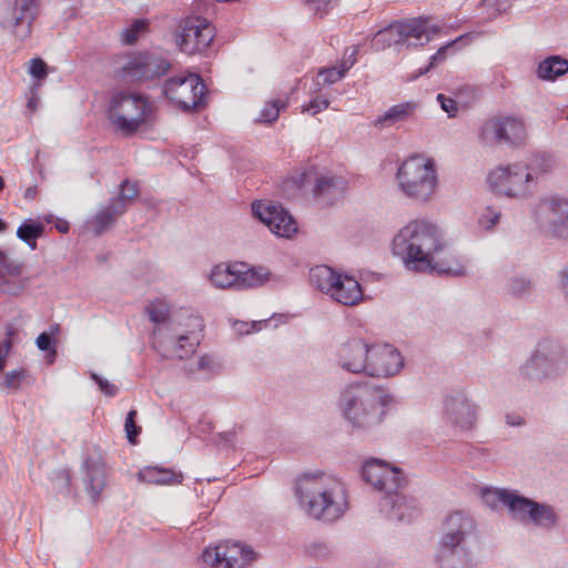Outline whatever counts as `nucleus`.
Masks as SVG:
<instances>
[{"label":"nucleus","instance_id":"f257e3e1","mask_svg":"<svg viewBox=\"0 0 568 568\" xmlns=\"http://www.w3.org/2000/svg\"><path fill=\"white\" fill-rule=\"evenodd\" d=\"M445 247L442 230L424 219L410 221L393 240L394 254L403 260L408 270L453 277L465 276V266L454 256L437 258Z\"/></svg>","mask_w":568,"mask_h":568},{"label":"nucleus","instance_id":"f03ea898","mask_svg":"<svg viewBox=\"0 0 568 568\" xmlns=\"http://www.w3.org/2000/svg\"><path fill=\"white\" fill-rule=\"evenodd\" d=\"M393 402L390 394L365 382L345 387L338 405L344 418L354 429L372 432L383 424L387 406Z\"/></svg>","mask_w":568,"mask_h":568},{"label":"nucleus","instance_id":"7ed1b4c3","mask_svg":"<svg viewBox=\"0 0 568 568\" xmlns=\"http://www.w3.org/2000/svg\"><path fill=\"white\" fill-rule=\"evenodd\" d=\"M339 491V483L324 473L303 474L295 488L301 507L311 517L328 523L344 514V504L336 500Z\"/></svg>","mask_w":568,"mask_h":568},{"label":"nucleus","instance_id":"20e7f679","mask_svg":"<svg viewBox=\"0 0 568 568\" xmlns=\"http://www.w3.org/2000/svg\"><path fill=\"white\" fill-rule=\"evenodd\" d=\"M476 538V523L462 510L448 514L443 523L438 559L447 568H470L474 562L471 544Z\"/></svg>","mask_w":568,"mask_h":568},{"label":"nucleus","instance_id":"39448f33","mask_svg":"<svg viewBox=\"0 0 568 568\" xmlns=\"http://www.w3.org/2000/svg\"><path fill=\"white\" fill-rule=\"evenodd\" d=\"M146 312L150 320L159 325L153 331V345L160 351L163 357L183 359L195 353L200 344V335L195 333L194 329L202 331L203 328V323L197 316L190 317L194 323L192 324L193 329L187 334L175 332L171 335L169 334L168 326H161L165 324L169 318V307L165 303L153 302L146 307Z\"/></svg>","mask_w":568,"mask_h":568},{"label":"nucleus","instance_id":"423d86ee","mask_svg":"<svg viewBox=\"0 0 568 568\" xmlns=\"http://www.w3.org/2000/svg\"><path fill=\"white\" fill-rule=\"evenodd\" d=\"M396 178L403 194L420 203L432 199L438 184L434 160L420 154L407 158L399 165Z\"/></svg>","mask_w":568,"mask_h":568},{"label":"nucleus","instance_id":"0eeeda50","mask_svg":"<svg viewBox=\"0 0 568 568\" xmlns=\"http://www.w3.org/2000/svg\"><path fill=\"white\" fill-rule=\"evenodd\" d=\"M152 103L140 93L116 92L112 95L108 118L116 131L131 136L150 122Z\"/></svg>","mask_w":568,"mask_h":568},{"label":"nucleus","instance_id":"6e6552de","mask_svg":"<svg viewBox=\"0 0 568 568\" xmlns=\"http://www.w3.org/2000/svg\"><path fill=\"white\" fill-rule=\"evenodd\" d=\"M439 31L438 27H429L428 20L423 18L398 21L377 31L372 45L375 50H385L392 45L418 47L428 43L432 34Z\"/></svg>","mask_w":568,"mask_h":568},{"label":"nucleus","instance_id":"1a4fd4ad","mask_svg":"<svg viewBox=\"0 0 568 568\" xmlns=\"http://www.w3.org/2000/svg\"><path fill=\"white\" fill-rule=\"evenodd\" d=\"M162 91L165 98L183 112L196 111L206 105L207 88L203 79L195 73L168 79Z\"/></svg>","mask_w":568,"mask_h":568},{"label":"nucleus","instance_id":"9d476101","mask_svg":"<svg viewBox=\"0 0 568 568\" xmlns=\"http://www.w3.org/2000/svg\"><path fill=\"white\" fill-rule=\"evenodd\" d=\"M565 369L559 345L550 339L538 343L531 356L520 367V375L529 382H544Z\"/></svg>","mask_w":568,"mask_h":568},{"label":"nucleus","instance_id":"9b49d317","mask_svg":"<svg viewBox=\"0 0 568 568\" xmlns=\"http://www.w3.org/2000/svg\"><path fill=\"white\" fill-rule=\"evenodd\" d=\"M171 69L170 61L155 52H133L124 58L121 75L131 81L144 82L160 79Z\"/></svg>","mask_w":568,"mask_h":568},{"label":"nucleus","instance_id":"f8f14e48","mask_svg":"<svg viewBox=\"0 0 568 568\" xmlns=\"http://www.w3.org/2000/svg\"><path fill=\"white\" fill-rule=\"evenodd\" d=\"M38 13V0H12L7 3L0 23L2 28L11 30L16 38L23 41L30 37Z\"/></svg>","mask_w":568,"mask_h":568},{"label":"nucleus","instance_id":"ddd939ff","mask_svg":"<svg viewBox=\"0 0 568 568\" xmlns=\"http://www.w3.org/2000/svg\"><path fill=\"white\" fill-rule=\"evenodd\" d=\"M179 45L187 54L204 52L213 41L215 33L211 23L202 17H186L180 23Z\"/></svg>","mask_w":568,"mask_h":568},{"label":"nucleus","instance_id":"4468645a","mask_svg":"<svg viewBox=\"0 0 568 568\" xmlns=\"http://www.w3.org/2000/svg\"><path fill=\"white\" fill-rule=\"evenodd\" d=\"M536 221L540 229L559 239H568V200L551 197L539 203Z\"/></svg>","mask_w":568,"mask_h":568},{"label":"nucleus","instance_id":"2eb2a0df","mask_svg":"<svg viewBox=\"0 0 568 568\" xmlns=\"http://www.w3.org/2000/svg\"><path fill=\"white\" fill-rule=\"evenodd\" d=\"M487 180L495 193L517 197L526 194L531 173L521 165H511L496 169Z\"/></svg>","mask_w":568,"mask_h":568},{"label":"nucleus","instance_id":"dca6fc26","mask_svg":"<svg viewBox=\"0 0 568 568\" xmlns=\"http://www.w3.org/2000/svg\"><path fill=\"white\" fill-rule=\"evenodd\" d=\"M363 479L376 489L394 493L406 485V478L399 468L389 466L379 459H369L362 467Z\"/></svg>","mask_w":568,"mask_h":568},{"label":"nucleus","instance_id":"f3484780","mask_svg":"<svg viewBox=\"0 0 568 568\" xmlns=\"http://www.w3.org/2000/svg\"><path fill=\"white\" fill-rule=\"evenodd\" d=\"M404 365L400 353L390 344H369L366 375L389 377L397 374Z\"/></svg>","mask_w":568,"mask_h":568},{"label":"nucleus","instance_id":"a211bd4d","mask_svg":"<svg viewBox=\"0 0 568 568\" xmlns=\"http://www.w3.org/2000/svg\"><path fill=\"white\" fill-rule=\"evenodd\" d=\"M202 558L204 562L213 567L225 564L224 568H245L255 560L256 555L252 548L240 542L226 541L214 549H206Z\"/></svg>","mask_w":568,"mask_h":568},{"label":"nucleus","instance_id":"6ab92c4d","mask_svg":"<svg viewBox=\"0 0 568 568\" xmlns=\"http://www.w3.org/2000/svg\"><path fill=\"white\" fill-rule=\"evenodd\" d=\"M252 212L277 236L291 237L297 232L296 222L282 205L254 202Z\"/></svg>","mask_w":568,"mask_h":568},{"label":"nucleus","instance_id":"aec40b11","mask_svg":"<svg viewBox=\"0 0 568 568\" xmlns=\"http://www.w3.org/2000/svg\"><path fill=\"white\" fill-rule=\"evenodd\" d=\"M444 414L453 426L470 429L477 420L478 406L464 392H454L444 400Z\"/></svg>","mask_w":568,"mask_h":568},{"label":"nucleus","instance_id":"412c9836","mask_svg":"<svg viewBox=\"0 0 568 568\" xmlns=\"http://www.w3.org/2000/svg\"><path fill=\"white\" fill-rule=\"evenodd\" d=\"M517 501L515 519L523 523H532L545 529H551L557 525L558 516L552 506L537 503L525 496H520V499Z\"/></svg>","mask_w":568,"mask_h":568},{"label":"nucleus","instance_id":"4be33fe9","mask_svg":"<svg viewBox=\"0 0 568 568\" xmlns=\"http://www.w3.org/2000/svg\"><path fill=\"white\" fill-rule=\"evenodd\" d=\"M379 510L390 521L410 523L418 517L419 509L414 498L394 493H386L379 500Z\"/></svg>","mask_w":568,"mask_h":568},{"label":"nucleus","instance_id":"5701e85b","mask_svg":"<svg viewBox=\"0 0 568 568\" xmlns=\"http://www.w3.org/2000/svg\"><path fill=\"white\" fill-rule=\"evenodd\" d=\"M368 348L369 344L365 339H348L337 351V365L353 374H366Z\"/></svg>","mask_w":568,"mask_h":568},{"label":"nucleus","instance_id":"b1692460","mask_svg":"<svg viewBox=\"0 0 568 568\" xmlns=\"http://www.w3.org/2000/svg\"><path fill=\"white\" fill-rule=\"evenodd\" d=\"M83 484L93 504H98L106 486V465L101 453L89 455L83 463Z\"/></svg>","mask_w":568,"mask_h":568},{"label":"nucleus","instance_id":"393cba45","mask_svg":"<svg viewBox=\"0 0 568 568\" xmlns=\"http://www.w3.org/2000/svg\"><path fill=\"white\" fill-rule=\"evenodd\" d=\"M345 182L341 178L321 175L316 179L313 190L315 200L324 206L334 204L342 197Z\"/></svg>","mask_w":568,"mask_h":568},{"label":"nucleus","instance_id":"a878e982","mask_svg":"<svg viewBox=\"0 0 568 568\" xmlns=\"http://www.w3.org/2000/svg\"><path fill=\"white\" fill-rule=\"evenodd\" d=\"M418 103L406 101L388 108L382 115L377 116L374 125L378 129H387L399 123L409 121L416 113Z\"/></svg>","mask_w":568,"mask_h":568},{"label":"nucleus","instance_id":"bb28decb","mask_svg":"<svg viewBox=\"0 0 568 568\" xmlns=\"http://www.w3.org/2000/svg\"><path fill=\"white\" fill-rule=\"evenodd\" d=\"M331 297L345 306H354L363 300V290L357 280L339 274L338 283H336Z\"/></svg>","mask_w":568,"mask_h":568},{"label":"nucleus","instance_id":"cd10ccee","mask_svg":"<svg viewBox=\"0 0 568 568\" xmlns=\"http://www.w3.org/2000/svg\"><path fill=\"white\" fill-rule=\"evenodd\" d=\"M139 478L148 484L173 485L181 484L183 475L182 473H176L171 468L148 466L140 470Z\"/></svg>","mask_w":568,"mask_h":568},{"label":"nucleus","instance_id":"c85d7f7f","mask_svg":"<svg viewBox=\"0 0 568 568\" xmlns=\"http://www.w3.org/2000/svg\"><path fill=\"white\" fill-rule=\"evenodd\" d=\"M339 274L327 265H316L310 271V282L322 293L331 296L338 283Z\"/></svg>","mask_w":568,"mask_h":568},{"label":"nucleus","instance_id":"c756f323","mask_svg":"<svg viewBox=\"0 0 568 568\" xmlns=\"http://www.w3.org/2000/svg\"><path fill=\"white\" fill-rule=\"evenodd\" d=\"M483 501L491 509L497 508L499 504L508 507L514 517L520 496L507 489L485 488L481 491Z\"/></svg>","mask_w":568,"mask_h":568},{"label":"nucleus","instance_id":"7c9ffc66","mask_svg":"<svg viewBox=\"0 0 568 568\" xmlns=\"http://www.w3.org/2000/svg\"><path fill=\"white\" fill-rule=\"evenodd\" d=\"M237 290L256 287L264 284L270 276L265 267H247L244 263H237Z\"/></svg>","mask_w":568,"mask_h":568},{"label":"nucleus","instance_id":"2f4dec72","mask_svg":"<svg viewBox=\"0 0 568 568\" xmlns=\"http://www.w3.org/2000/svg\"><path fill=\"white\" fill-rule=\"evenodd\" d=\"M237 263L217 264L211 271L210 281L217 288L237 290Z\"/></svg>","mask_w":568,"mask_h":568},{"label":"nucleus","instance_id":"473e14b6","mask_svg":"<svg viewBox=\"0 0 568 568\" xmlns=\"http://www.w3.org/2000/svg\"><path fill=\"white\" fill-rule=\"evenodd\" d=\"M568 72V60L559 55H550L538 65V77L544 80H555Z\"/></svg>","mask_w":568,"mask_h":568},{"label":"nucleus","instance_id":"72a5a7b5","mask_svg":"<svg viewBox=\"0 0 568 568\" xmlns=\"http://www.w3.org/2000/svg\"><path fill=\"white\" fill-rule=\"evenodd\" d=\"M139 195V186L129 180H124L120 184V192L118 196L111 200L112 209L116 213H125L129 204H131Z\"/></svg>","mask_w":568,"mask_h":568},{"label":"nucleus","instance_id":"f704fd0d","mask_svg":"<svg viewBox=\"0 0 568 568\" xmlns=\"http://www.w3.org/2000/svg\"><path fill=\"white\" fill-rule=\"evenodd\" d=\"M503 130L501 118L489 119L481 125L479 139L486 145L505 143Z\"/></svg>","mask_w":568,"mask_h":568},{"label":"nucleus","instance_id":"c9c22d12","mask_svg":"<svg viewBox=\"0 0 568 568\" xmlns=\"http://www.w3.org/2000/svg\"><path fill=\"white\" fill-rule=\"evenodd\" d=\"M505 144H519L526 138V128L521 120L515 118H501Z\"/></svg>","mask_w":568,"mask_h":568},{"label":"nucleus","instance_id":"e433bc0d","mask_svg":"<svg viewBox=\"0 0 568 568\" xmlns=\"http://www.w3.org/2000/svg\"><path fill=\"white\" fill-rule=\"evenodd\" d=\"M44 233L43 224L33 220H27L17 230V236L31 250L37 248V240Z\"/></svg>","mask_w":568,"mask_h":568},{"label":"nucleus","instance_id":"4c0bfd02","mask_svg":"<svg viewBox=\"0 0 568 568\" xmlns=\"http://www.w3.org/2000/svg\"><path fill=\"white\" fill-rule=\"evenodd\" d=\"M122 214L123 213H116L112 209V202H110V204L106 207L100 210L97 213L92 221L94 234L99 236L102 233H104L109 227H111L115 223L116 219Z\"/></svg>","mask_w":568,"mask_h":568},{"label":"nucleus","instance_id":"58836bf2","mask_svg":"<svg viewBox=\"0 0 568 568\" xmlns=\"http://www.w3.org/2000/svg\"><path fill=\"white\" fill-rule=\"evenodd\" d=\"M534 288L532 281L525 276H511L506 283V291L515 298H527Z\"/></svg>","mask_w":568,"mask_h":568},{"label":"nucleus","instance_id":"ea45409f","mask_svg":"<svg viewBox=\"0 0 568 568\" xmlns=\"http://www.w3.org/2000/svg\"><path fill=\"white\" fill-rule=\"evenodd\" d=\"M287 101L282 99H275L265 103L264 108L261 110L260 116L257 119L258 122L262 123H272L277 120L281 110L286 109Z\"/></svg>","mask_w":568,"mask_h":568},{"label":"nucleus","instance_id":"a19ab883","mask_svg":"<svg viewBox=\"0 0 568 568\" xmlns=\"http://www.w3.org/2000/svg\"><path fill=\"white\" fill-rule=\"evenodd\" d=\"M530 170L539 173H547L555 166V159L547 153H538L532 156L529 163Z\"/></svg>","mask_w":568,"mask_h":568},{"label":"nucleus","instance_id":"79ce46f5","mask_svg":"<svg viewBox=\"0 0 568 568\" xmlns=\"http://www.w3.org/2000/svg\"><path fill=\"white\" fill-rule=\"evenodd\" d=\"M148 21L143 19H136L133 23L122 31V41L125 44H133L139 36L146 29Z\"/></svg>","mask_w":568,"mask_h":568},{"label":"nucleus","instance_id":"37998d69","mask_svg":"<svg viewBox=\"0 0 568 568\" xmlns=\"http://www.w3.org/2000/svg\"><path fill=\"white\" fill-rule=\"evenodd\" d=\"M22 272V264L8 257L7 253L0 251V274L6 276H19Z\"/></svg>","mask_w":568,"mask_h":568},{"label":"nucleus","instance_id":"c03bdc74","mask_svg":"<svg viewBox=\"0 0 568 568\" xmlns=\"http://www.w3.org/2000/svg\"><path fill=\"white\" fill-rule=\"evenodd\" d=\"M136 410L131 409L125 418L124 428L126 432V438L130 443L134 444L136 442V437L141 433V427L136 425Z\"/></svg>","mask_w":568,"mask_h":568},{"label":"nucleus","instance_id":"a18cd8bd","mask_svg":"<svg viewBox=\"0 0 568 568\" xmlns=\"http://www.w3.org/2000/svg\"><path fill=\"white\" fill-rule=\"evenodd\" d=\"M345 69L341 67H332L327 69H322L317 77L322 79L323 84H333L345 77Z\"/></svg>","mask_w":568,"mask_h":568},{"label":"nucleus","instance_id":"49530a36","mask_svg":"<svg viewBox=\"0 0 568 568\" xmlns=\"http://www.w3.org/2000/svg\"><path fill=\"white\" fill-rule=\"evenodd\" d=\"M500 212L491 206H487L480 215L478 222L485 230H491L499 221Z\"/></svg>","mask_w":568,"mask_h":568},{"label":"nucleus","instance_id":"de8ad7c7","mask_svg":"<svg viewBox=\"0 0 568 568\" xmlns=\"http://www.w3.org/2000/svg\"><path fill=\"white\" fill-rule=\"evenodd\" d=\"M55 341L52 338V336L45 332L41 333L37 337V346L40 351L49 352V362L52 363L53 358L57 355V351L54 347Z\"/></svg>","mask_w":568,"mask_h":568},{"label":"nucleus","instance_id":"09e8293b","mask_svg":"<svg viewBox=\"0 0 568 568\" xmlns=\"http://www.w3.org/2000/svg\"><path fill=\"white\" fill-rule=\"evenodd\" d=\"M29 73L41 81L48 75V65L42 59L33 58L30 60Z\"/></svg>","mask_w":568,"mask_h":568},{"label":"nucleus","instance_id":"8fccbe9b","mask_svg":"<svg viewBox=\"0 0 568 568\" xmlns=\"http://www.w3.org/2000/svg\"><path fill=\"white\" fill-rule=\"evenodd\" d=\"M452 45V43H448L446 45L440 47L435 54H433L429 59V63L426 68L419 69L416 77H420L423 74H426L430 69H433L436 64L443 62L446 59V52L447 49Z\"/></svg>","mask_w":568,"mask_h":568},{"label":"nucleus","instance_id":"3c124183","mask_svg":"<svg viewBox=\"0 0 568 568\" xmlns=\"http://www.w3.org/2000/svg\"><path fill=\"white\" fill-rule=\"evenodd\" d=\"M27 377L26 369L11 371L6 374L4 385L8 388L18 389L21 382Z\"/></svg>","mask_w":568,"mask_h":568},{"label":"nucleus","instance_id":"603ef678","mask_svg":"<svg viewBox=\"0 0 568 568\" xmlns=\"http://www.w3.org/2000/svg\"><path fill=\"white\" fill-rule=\"evenodd\" d=\"M196 371L205 372L209 375H213L216 371V364L214 363V361L212 359L211 356L203 355L199 358V361L196 363ZM194 372H195V369H193V368L189 369L190 374L194 373Z\"/></svg>","mask_w":568,"mask_h":568},{"label":"nucleus","instance_id":"864d4df0","mask_svg":"<svg viewBox=\"0 0 568 568\" xmlns=\"http://www.w3.org/2000/svg\"><path fill=\"white\" fill-rule=\"evenodd\" d=\"M329 105V101L324 98L316 97L310 101L307 105L303 106V112H308L312 115L317 114L318 112L327 109Z\"/></svg>","mask_w":568,"mask_h":568},{"label":"nucleus","instance_id":"5fc2aeb1","mask_svg":"<svg viewBox=\"0 0 568 568\" xmlns=\"http://www.w3.org/2000/svg\"><path fill=\"white\" fill-rule=\"evenodd\" d=\"M92 379L95 381V383L99 385L100 390L108 396H114L118 393V387L106 379L100 377L95 373H92L91 375Z\"/></svg>","mask_w":568,"mask_h":568},{"label":"nucleus","instance_id":"6e6d98bb","mask_svg":"<svg viewBox=\"0 0 568 568\" xmlns=\"http://www.w3.org/2000/svg\"><path fill=\"white\" fill-rule=\"evenodd\" d=\"M437 101L440 103L442 109L448 113V116H455L457 112V106L456 101L454 99L439 93L437 95Z\"/></svg>","mask_w":568,"mask_h":568},{"label":"nucleus","instance_id":"4d7b16f0","mask_svg":"<svg viewBox=\"0 0 568 568\" xmlns=\"http://www.w3.org/2000/svg\"><path fill=\"white\" fill-rule=\"evenodd\" d=\"M40 87V83H34L31 88L30 97L28 98L27 102V109L32 113L34 112L40 103V98L38 95V89Z\"/></svg>","mask_w":568,"mask_h":568},{"label":"nucleus","instance_id":"13d9d810","mask_svg":"<svg viewBox=\"0 0 568 568\" xmlns=\"http://www.w3.org/2000/svg\"><path fill=\"white\" fill-rule=\"evenodd\" d=\"M55 483L59 488L68 490L71 484V476L69 471L65 469L59 470L55 475Z\"/></svg>","mask_w":568,"mask_h":568},{"label":"nucleus","instance_id":"bf43d9fd","mask_svg":"<svg viewBox=\"0 0 568 568\" xmlns=\"http://www.w3.org/2000/svg\"><path fill=\"white\" fill-rule=\"evenodd\" d=\"M11 346L12 343L9 338L0 343V371L4 368L6 361L11 349Z\"/></svg>","mask_w":568,"mask_h":568},{"label":"nucleus","instance_id":"052dcab7","mask_svg":"<svg viewBox=\"0 0 568 568\" xmlns=\"http://www.w3.org/2000/svg\"><path fill=\"white\" fill-rule=\"evenodd\" d=\"M559 276V288L568 300V265L565 266L558 274Z\"/></svg>","mask_w":568,"mask_h":568},{"label":"nucleus","instance_id":"680f3d73","mask_svg":"<svg viewBox=\"0 0 568 568\" xmlns=\"http://www.w3.org/2000/svg\"><path fill=\"white\" fill-rule=\"evenodd\" d=\"M235 435H236V432L233 429V430L220 433L219 437L223 442L224 446L231 447L234 444Z\"/></svg>","mask_w":568,"mask_h":568},{"label":"nucleus","instance_id":"e2e57ef3","mask_svg":"<svg viewBox=\"0 0 568 568\" xmlns=\"http://www.w3.org/2000/svg\"><path fill=\"white\" fill-rule=\"evenodd\" d=\"M332 0H308L316 13H325Z\"/></svg>","mask_w":568,"mask_h":568},{"label":"nucleus","instance_id":"0e129e2a","mask_svg":"<svg viewBox=\"0 0 568 568\" xmlns=\"http://www.w3.org/2000/svg\"><path fill=\"white\" fill-rule=\"evenodd\" d=\"M357 49H353L351 54L344 59L341 64L342 69H345V73L355 64L356 62Z\"/></svg>","mask_w":568,"mask_h":568},{"label":"nucleus","instance_id":"69168bd1","mask_svg":"<svg viewBox=\"0 0 568 568\" xmlns=\"http://www.w3.org/2000/svg\"><path fill=\"white\" fill-rule=\"evenodd\" d=\"M506 422L510 426H519L524 424V419L520 416H515L510 414L506 416Z\"/></svg>","mask_w":568,"mask_h":568},{"label":"nucleus","instance_id":"338daca9","mask_svg":"<svg viewBox=\"0 0 568 568\" xmlns=\"http://www.w3.org/2000/svg\"><path fill=\"white\" fill-rule=\"evenodd\" d=\"M37 194H38V189L36 185H32V186H29L26 191H24V199L28 200V201H32L37 197Z\"/></svg>","mask_w":568,"mask_h":568},{"label":"nucleus","instance_id":"774afa93","mask_svg":"<svg viewBox=\"0 0 568 568\" xmlns=\"http://www.w3.org/2000/svg\"><path fill=\"white\" fill-rule=\"evenodd\" d=\"M55 227L62 234L68 233L70 230L69 223L64 220H59L58 223L55 224Z\"/></svg>","mask_w":568,"mask_h":568}]
</instances>
